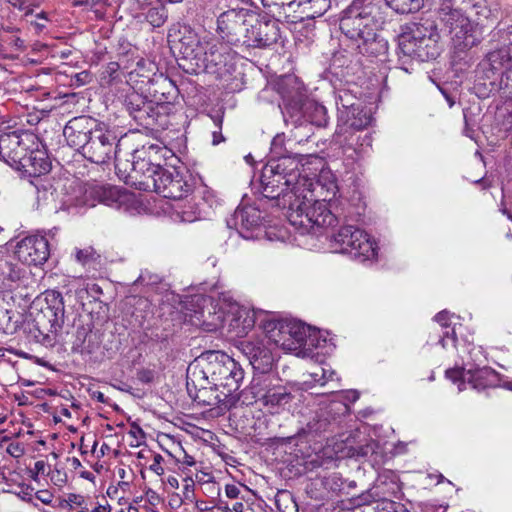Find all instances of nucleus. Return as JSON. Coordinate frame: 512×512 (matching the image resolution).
I'll return each instance as SVG.
<instances>
[{
  "mask_svg": "<svg viewBox=\"0 0 512 512\" xmlns=\"http://www.w3.org/2000/svg\"><path fill=\"white\" fill-rule=\"evenodd\" d=\"M260 184L264 198L275 202V205L287 209V219L301 234L319 236L327 227L337 222L336 216L330 212L325 202H316L307 207L308 198L300 194L301 186L313 188V178L302 175L299 162H263Z\"/></svg>",
  "mask_w": 512,
  "mask_h": 512,
  "instance_id": "obj_1",
  "label": "nucleus"
},
{
  "mask_svg": "<svg viewBox=\"0 0 512 512\" xmlns=\"http://www.w3.org/2000/svg\"><path fill=\"white\" fill-rule=\"evenodd\" d=\"M65 320V305L59 292L48 293L32 303L24 324L27 337L44 347H53Z\"/></svg>",
  "mask_w": 512,
  "mask_h": 512,
  "instance_id": "obj_2",
  "label": "nucleus"
},
{
  "mask_svg": "<svg viewBox=\"0 0 512 512\" xmlns=\"http://www.w3.org/2000/svg\"><path fill=\"white\" fill-rule=\"evenodd\" d=\"M193 365V379L200 382L207 377L223 394H232L240 400L239 388L244 380V370L232 357L220 351H208Z\"/></svg>",
  "mask_w": 512,
  "mask_h": 512,
  "instance_id": "obj_3",
  "label": "nucleus"
},
{
  "mask_svg": "<svg viewBox=\"0 0 512 512\" xmlns=\"http://www.w3.org/2000/svg\"><path fill=\"white\" fill-rule=\"evenodd\" d=\"M385 21L382 0H353L340 18L341 32L352 41H359L368 29H378Z\"/></svg>",
  "mask_w": 512,
  "mask_h": 512,
  "instance_id": "obj_4",
  "label": "nucleus"
},
{
  "mask_svg": "<svg viewBox=\"0 0 512 512\" xmlns=\"http://www.w3.org/2000/svg\"><path fill=\"white\" fill-rule=\"evenodd\" d=\"M415 28L410 34L401 35L399 50L404 56H408L419 62L436 59L440 54V35L436 24L426 20L414 24Z\"/></svg>",
  "mask_w": 512,
  "mask_h": 512,
  "instance_id": "obj_5",
  "label": "nucleus"
},
{
  "mask_svg": "<svg viewBox=\"0 0 512 512\" xmlns=\"http://www.w3.org/2000/svg\"><path fill=\"white\" fill-rule=\"evenodd\" d=\"M436 15L458 50H468L481 43V29L477 23L471 21L461 7L436 9Z\"/></svg>",
  "mask_w": 512,
  "mask_h": 512,
  "instance_id": "obj_6",
  "label": "nucleus"
},
{
  "mask_svg": "<svg viewBox=\"0 0 512 512\" xmlns=\"http://www.w3.org/2000/svg\"><path fill=\"white\" fill-rule=\"evenodd\" d=\"M269 341L288 352H295L305 346H313L308 335L309 327L295 320H276L268 318L261 322Z\"/></svg>",
  "mask_w": 512,
  "mask_h": 512,
  "instance_id": "obj_7",
  "label": "nucleus"
},
{
  "mask_svg": "<svg viewBox=\"0 0 512 512\" xmlns=\"http://www.w3.org/2000/svg\"><path fill=\"white\" fill-rule=\"evenodd\" d=\"M495 35L502 42V46L488 52L482 61L487 78L500 74V88L512 98V25L499 28Z\"/></svg>",
  "mask_w": 512,
  "mask_h": 512,
  "instance_id": "obj_8",
  "label": "nucleus"
},
{
  "mask_svg": "<svg viewBox=\"0 0 512 512\" xmlns=\"http://www.w3.org/2000/svg\"><path fill=\"white\" fill-rule=\"evenodd\" d=\"M332 247L340 253L350 254L360 262L377 257V245L363 230L346 225L341 227L331 239Z\"/></svg>",
  "mask_w": 512,
  "mask_h": 512,
  "instance_id": "obj_9",
  "label": "nucleus"
},
{
  "mask_svg": "<svg viewBox=\"0 0 512 512\" xmlns=\"http://www.w3.org/2000/svg\"><path fill=\"white\" fill-rule=\"evenodd\" d=\"M187 390L189 395L204 406H211L225 412L235 407L238 403V397L232 394H223L212 385L207 377H203L200 382L193 380V365L187 369Z\"/></svg>",
  "mask_w": 512,
  "mask_h": 512,
  "instance_id": "obj_10",
  "label": "nucleus"
},
{
  "mask_svg": "<svg viewBox=\"0 0 512 512\" xmlns=\"http://www.w3.org/2000/svg\"><path fill=\"white\" fill-rule=\"evenodd\" d=\"M253 20H256V14L249 9H230L219 15L217 32L228 44L244 45Z\"/></svg>",
  "mask_w": 512,
  "mask_h": 512,
  "instance_id": "obj_11",
  "label": "nucleus"
},
{
  "mask_svg": "<svg viewBox=\"0 0 512 512\" xmlns=\"http://www.w3.org/2000/svg\"><path fill=\"white\" fill-rule=\"evenodd\" d=\"M306 164H311V162H306L305 164L300 163V172L302 175H306L307 177L314 179L313 188L308 189L307 186H301L300 194L306 195L308 198L306 206L311 207L316 202H325L327 209L331 212L330 208L328 207V203H330L333 198H335L338 192L335 175L331 169L326 166H322L318 174H306Z\"/></svg>",
  "mask_w": 512,
  "mask_h": 512,
  "instance_id": "obj_12",
  "label": "nucleus"
},
{
  "mask_svg": "<svg viewBox=\"0 0 512 512\" xmlns=\"http://www.w3.org/2000/svg\"><path fill=\"white\" fill-rule=\"evenodd\" d=\"M157 165V172L153 181L155 186L150 191H154L164 198L181 199L190 189L188 182L184 178L183 167L170 165L167 168Z\"/></svg>",
  "mask_w": 512,
  "mask_h": 512,
  "instance_id": "obj_13",
  "label": "nucleus"
},
{
  "mask_svg": "<svg viewBox=\"0 0 512 512\" xmlns=\"http://www.w3.org/2000/svg\"><path fill=\"white\" fill-rule=\"evenodd\" d=\"M446 377L453 383H458V390L466 389L469 384L472 389L482 391L486 388L499 385V374L491 367H477L474 369L452 368L446 371Z\"/></svg>",
  "mask_w": 512,
  "mask_h": 512,
  "instance_id": "obj_14",
  "label": "nucleus"
},
{
  "mask_svg": "<svg viewBox=\"0 0 512 512\" xmlns=\"http://www.w3.org/2000/svg\"><path fill=\"white\" fill-rule=\"evenodd\" d=\"M276 18L256 15V20L250 24L244 45L253 48H268L280 39V27Z\"/></svg>",
  "mask_w": 512,
  "mask_h": 512,
  "instance_id": "obj_15",
  "label": "nucleus"
},
{
  "mask_svg": "<svg viewBox=\"0 0 512 512\" xmlns=\"http://www.w3.org/2000/svg\"><path fill=\"white\" fill-rule=\"evenodd\" d=\"M272 343L265 336L263 338H254L242 341L239 349L249 360L254 372L268 374L274 364V356L268 345Z\"/></svg>",
  "mask_w": 512,
  "mask_h": 512,
  "instance_id": "obj_16",
  "label": "nucleus"
},
{
  "mask_svg": "<svg viewBox=\"0 0 512 512\" xmlns=\"http://www.w3.org/2000/svg\"><path fill=\"white\" fill-rule=\"evenodd\" d=\"M232 221L239 234L245 239H259L266 235L264 217L252 205L237 208Z\"/></svg>",
  "mask_w": 512,
  "mask_h": 512,
  "instance_id": "obj_17",
  "label": "nucleus"
},
{
  "mask_svg": "<svg viewBox=\"0 0 512 512\" xmlns=\"http://www.w3.org/2000/svg\"><path fill=\"white\" fill-rule=\"evenodd\" d=\"M15 254L24 264L42 265L50 255L48 240L42 235L27 236L17 244Z\"/></svg>",
  "mask_w": 512,
  "mask_h": 512,
  "instance_id": "obj_18",
  "label": "nucleus"
},
{
  "mask_svg": "<svg viewBox=\"0 0 512 512\" xmlns=\"http://www.w3.org/2000/svg\"><path fill=\"white\" fill-rule=\"evenodd\" d=\"M92 120L89 117L81 116L71 119L63 129V135L70 147L79 150L85 149L90 141Z\"/></svg>",
  "mask_w": 512,
  "mask_h": 512,
  "instance_id": "obj_19",
  "label": "nucleus"
},
{
  "mask_svg": "<svg viewBox=\"0 0 512 512\" xmlns=\"http://www.w3.org/2000/svg\"><path fill=\"white\" fill-rule=\"evenodd\" d=\"M372 121L370 113L361 106L352 109L341 110L338 116L337 133L345 134L350 130L358 131L367 128Z\"/></svg>",
  "mask_w": 512,
  "mask_h": 512,
  "instance_id": "obj_20",
  "label": "nucleus"
},
{
  "mask_svg": "<svg viewBox=\"0 0 512 512\" xmlns=\"http://www.w3.org/2000/svg\"><path fill=\"white\" fill-rule=\"evenodd\" d=\"M101 340L96 332L81 326L77 328L72 350L82 355H94L100 349Z\"/></svg>",
  "mask_w": 512,
  "mask_h": 512,
  "instance_id": "obj_21",
  "label": "nucleus"
},
{
  "mask_svg": "<svg viewBox=\"0 0 512 512\" xmlns=\"http://www.w3.org/2000/svg\"><path fill=\"white\" fill-rule=\"evenodd\" d=\"M377 29H368L364 37L356 41V47L360 54L377 57L386 54L388 50L387 41L376 33Z\"/></svg>",
  "mask_w": 512,
  "mask_h": 512,
  "instance_id": "obj_22",
  "label": "nucleus"
},
{
  "mask_svg": "<svg viewBox=\"0 0 512 512\" xmlns=\"http://www.w3.org/2000/svg\"><path fill=\"white\" fill-rule=\"evenodd\" d=\"M157 172V165L153 162H148L146 165L137 164L133 169L132 175L128 177V185L143 191H150L151 187L155 186L153 177Z\"/></svg>",
  "mask_w": 512,
  "mask_h": 512,
  "instance_id": "obj_23",
  "label": "nucleus"
},
{
  "mask_svg": "<svg viewBox=\"0 0 512 512\" xmlns=\"http://www.w3.org/2000/svg\"><path fill=\"white\" fill-rule=\"evenodd\" d=\"M299 0H262V4L269 13L280 21L298 23V17L292 15L296 12Z\"/></svg>",
  "mask_w": 512,
  "mask_h": 512,
  "instance_id": "obj_24",
  "label": "nucleus"
},
{
  "mask_svg": "<svg viewBox=\"0 0 512 512\" xmlns=\"http://www.w3.org/2000/svg\"><path fill=\"white\" fill-rule=\"evenodd\" d=\"M270 379L267 374L254 373L249 386L240 393L245 396L243 403L251 404L254 401L262 400L267 391L270 389Z\"/></svg>",
  "mask_w": 512,
  "mask_h": 512,
  "instance_id": "obj_25",
  "label": "nucleus"
},
{
  "mask_svg": "<svg viewBox=\"0 0 512 512\" xmlns=\"http://www.w3.org/2000/svg\"><path fill=\"white\" fill-rule=\"evenodd\" d=\"M9 166L22 179L31 181L32 178L49 173L52 169V162H7Z\"/></svg>",
  "mask_w": 512,
  "mask_h": 512,
  "instance_id": "obj_26",
  "label": "nucleus"
},
{
  "mask_svg": "<svg viewBox=\"0 0 512 512\" xmlns=\"http://www.w3.org/2000/svg\"><path fill=\"white\" fill-rule=\"evenodd\" d=\"M230 311L234 315L230 327L237 329V336L246 334L255 325L254 313L251 314L246 308L233 303L230 305Z\"/></svg>",
  "mask_w": 512,
  "mask_h": 512,
  "instance_id": "obj_27",
  "label": "nucleus"
},
{
  "mask_svg": "<svg viewBox=\"0 0 512 512\" xmlns=\"http://www.w3.org/2000/svg\"><path fill=\"white\" fill-rule=\"evenodd\" d=\"M160 117L158 106H155L152 101L147 100L133 119L140 126L153 128L155 125L162 126V123L159 121Z\"/></svg>",
  "mask_w": 512,
  "mask_h": 512,
  "instance_id": "obj_28",
  "label": "nucleus"
},
{
  "mask_svg": "<svg viewBox=\"0 0 512 512\" xmlns=\"http://www.w3.org/2000/svg\"><path fill=\"white\" fill-rule=\"evenodd\" d=\"M176 48L184 59L196 60L200 58L202 53L199 40L191 32L178 40Z\"/></svg>",
  "mask_w": 512,
  "mask_h": 512,
  "instance_id": "obj_29",
  "label": "nucleus"
},
{
  "mask_svg": "<svg viewBox=\"0 0 512 512\" xmlns=\"http://www.w3.org/2000/svg\"><path fill=\"white\" fill-rule=\"evenodd\" d=\"M304 117L317 127H325L328 124L327 110L325 106L309 101L304 105Z\"/></svg>",
  "mask_w": 512,
  "mask_h": 512,
  "instance_id": "obj_30",
  "label": "nucleus"
},
{
  "mask_svg": "<svg viewBox=\"0 0 512 512\" xmlns=\"http://www.w3.org/2000/svg\"><path fill=\"white\" fill-rule=\"evenodd\" d=\"M292 395L284 387L270 388L261 400L266 407H279L289 403Z\"/></svg>",
  "mask_w": 512,
  "mask_h": 512,
  "instance_id": "obj_31",
  "label": "nucleus"
},
{
  "mask_svg": "<svg viewBox=\"0 0 512 512\" xmlns=\"http://www.w3.org/2000/svg\"><path fill=\"white\" fill-rule=\"evenodd\" d=\"M435 321L439 324V326L444 330L442 335L439 336L438 343L446 348L448 345V340L454 345L456 342L455 331L454 328L450 327V315L449 312L443 310L436 314Z\"/></svg>",
  "mask_w": 512,
  "mask_h": 512,
  "instance_id": "obj_32",
  "label": "nucleus"
},
{
  "mask_svg": "<svg viewBox=\"0 0 512 512\" xmlns=\"http://www.w3.org/2000/svg\"><path fill=\"white\" fill-rule=\"evenodd\" d=\"M330 4V0H299L297 7H302L307 17L314 19L322 16L330 8Z\"/></svg>",
  "mask_w": 512,
  "mask_h": 512,
  "instance_id": "obj_33",
  "label": "nucleus"
},
{
  "mask_svg": "<svg viewBox=\"0 0 512 512\" xmlns=\"http://www.w3.org/2000/svg\"><path fill=\"white\" fill-rule=\"evenodd\" d=\"M74 256L76 262L87 268H95V266L100 263L101 258L100 253H98L92 246L75 248Z\"/></svg>",
  "mask_w": 512,
  "mask_h": 512,
  "instance_id": "obj_34",
  "label": "nucleus"
},
{
  "mask_svg": "<svg viewBox=\"0 0 512 512\" xmlns=\"http://www.w3.org/2000/svg\"><path fill=\"white\" fill-rule=\"evenodd\" d=\"M329 425V413L325 409H320L316 412L312 420L307 423L304 430L308 434L318 435L327 431Z\"/></svg>",
  "mask_w": 512,
  "mask_h": 512,
  "instance_id": "obj_35",
  "label": "nucleus"
},
{
  "mask_svg": "<svg viewBox=\"0 0 512 512\" xmlns=\"http://www.w3.org/2000/svg\"><path fill=\"white\" fill-rule=\"evenodd\" d=\"M423 1L424 0H385L387 6L399 14L418 12L423 6Z\"/></svg>",
  "mask_w": 512,
  "mask_h": 512,
  "instance_id": "obj_36",
  "label": "nucleus"
},
{
  "mask_svg": "<svg viewBox=\"0 0 512 512\" xmlns=\"http://www.w3.org/2000/svg\"><path fill=\"white\" fill-rule=\"evenodd\" d=\"M202 319L198 318L201 321L202 326L207 331H214L223 326L225 322L224 312L219 309L218 312H212L211 309H208V317L205 315V311L201 312Z\"/></svg>",
  "mask_w": 512,
  "mask_h": 512,
  "instance_id": "obj_37",
  "label": "nucleus"
},
{
  "mask_svg": "<svg viewBox=\"0 0 512 512\" xmlns=\"http://www.w3.org/2000/svg\"><path fill=\"white\" fill-rule=\"evenodd\" d=\"M295 158L291 151H289L284 145V138L277 135L273 138L270 148V156L268 160H285Z\"/></svg>",
  "mask_w": 512,
  "mask_h": 512,
  "instance_id": "obj_38",
  "label": "nucleus"
},
{
  "mask_svg": "<svg viewBox=\"0 0 512 512\" xmlns=\"http://www.w3.org/2000/svg\"><path fill=\"white\" fill-rule=\"evenodd\" d=\"M147 99L142 95L132 92L128 94L124 99V106L129 115L134 118L135 115L140 111L142 105L146 103Z\"/></svg>",
  "mask_w": 512,
  "mask_h": 512,
  "instance_id": "obj_39",
  "label": "nucleus"
},
{
  "mask_svg": "<svg viewBox=\"0 0 512 512\" xmlns=\"http://www.w3.org/2000/svg\"><path fill=\"white\" fill-rule=\"evenodd\" d=\"M100 201L104 202L106 205L112 206L114 203H117L120 198H126V194H121L120 191L115 187H99L96 190Z\"/></svg>",
  "mask_w": 512,
  "mask_h": 512,
  "instance_id": "obj_40",
  "label": "nucleus"
},
{
  "mask_svg": "<svg viewBox=\"0 0 512 512\" xmlns=\"http://www.w3.org/2000/svg\"><path fill=\"white\" fill-rule=\"evenodd\" d=\"M114 169L119 180L123 181L128 185V180L130 179L128 176L133 173L134 167L137 164L146 165L148 162H113Z\"/></svg>",
  "mask_w": 512,
  "mask_h": 512,
  "instance_id": "obj_41",
  "label": "nucleus"
},
{
  "mask_svg": "<svg viewBox=\"0 0 512 512\" xmlns=\"http://www.w3.org/2000/svg\"><path fill=\"white\" fill-rule=\"evenodd\" d=\"M146 20L153 27H161L167 20V11L163 5L150 8L146 13Z\"/></svg>",
  "mask_w": 512,
  "mask_h": 512,
  "instance_id": "obj_42",
  "label": "nucleus"
},
{
  "mask_svg": "<svg viewBox=\"0 0 512 512\" xmlns=\"http://www.w3.org/2000/svg\"><path fill=\"white\" fill-rule=\"evenodd\" d=\"M374 512H410L404 504L388 499L376 502Z\"/></svg>",
  "mask_w": 512,
  "mask_h": 512,
  "instance_id": "obj_43",
  "label": "nucleus"
},
{
  "mask_svg": "<svg viewBox=\"0 0 512 512\" xmlns=\"http://www.w3.org/2000/svg\"><path fill=\"white\" fill-rule=\"evenodd\" d=\"M336 103L339 114H341V110H348L352 109V107L360 106V104L355 103L353 96L346 90L339 92Z\"/></svg>",
  "mask_w": 512,
  "mask_h": 512,
  "instance_id": "obj_44",
  "label": "nucleus"
},
{
  "mask_svg": "<svg viewBox=\"0 0 512 512\" xmlns=\"http://www.w3.org/2000/svg\"><path fill=\"white\" fill-rule=\"evenodd\" d=\"M160 282H161V277L158 274L145 269V270L141 271L140 275L135 280L134 284L135 285H146V286L151 285L152 286V285H157Z\"/></svg>",
  "mask_w": 512,
  "mask_h": 512,
  "instance_id": "obj_45",
  "label": "nucleus"
},
{
  "mask_svg": "<svg viewBox=\"0 0 512 512\" xmlns=\"http://www.w3.org/2000/svg\"><path fill=\"white\" fill-rule=\"evenodd\" d=\"M86 505V501H85V498L84 496L82 495H79V494H74V493H70L67 495V498L64 499L62 501V503L60 504V506L62 508H65V507H70L71 509H74V508H84V506Z\"/></svg>",
  "mask_w": 512,
  "mask_h": 512,
  "instance_id": "obj_46",
  "label": "nucleus"
},
{
  "mask_svg": "<svg viewBox=\"0 0 512 512\" xmlns=\"http://www.w3.org/2000/svg\"><path fill=\"white\" fill-rule=\"evenodd\" d=\"M378 448V443L373 440L368 441L365 445H361L356 449V455L359 457H369L372 456L376 449Z\"/></svg>",
  "mask_w": 512,
  "mask_h": 512,
  "instance_id": "obj_47",
  "label": "nucleus"
},
{
  "mask_svg": "<svg viewBox=\"0 0 512 512\" xmlns=\"http://www.w3.org/2000/svg\"><path fill=\"white\" fill-rule=\"evenodd\" d=\"M11 321V311H9L3 304L0 303V330L6 331L9 329Z\"/></svg>",
  "mask_w": 512,
  "mask_h": 512,
  "instance_id": "obj_48",
  "label": "nucleus"
},
{
  "mask_svg": "<svg viewBox=\"0 0 512 512\" xmlns=\"http://www.w3.org/2000/svg\"><path fill=\"white\" fill-rule=\"evenodd\" d=\"M48 468V465L43 460H38L35 462L34 467L30 469V477L37 481L38 477L40 475H44L46 473V470Z\"/></svg>",
  "mask_w": 512,
  "mask_h": 512,
  "instance_id": "obj_49",
  "label": "nucleus"
},
{
  "mask_svg": "<svg viewBox=\"0 0 512 512\" xmlns=\"http://www.w3.org/2000/svg\"><path fill=\"white\" fill-rule=\"evenodd\" d=\"M335 372H330L329 376H326V369L321 367L319 371L313 372L311 376L313 380L320 385H324L327 381L332 380Z\"/></svg>",
  "mask_w": 512,
  "mask_h": 512,
  "instance_id": "obj_50",
  "label": "nucleus"
},
{
  "mask_svg": "<svg viewBox=\"0 0 512 512\" xmlns=\"http://www.w3.org/2000/svg\"><path fill=\"white\" fill-rule=\"evenodd\" d=\"M163 457L160 454L153 455V463L149 466V469L161 476L164 474V468L162 466Z\"/></svg>",
  "mask_w": 512,
  "mask_h": 512,
  "instance_id": "obj_51",
  "label": "nucleus"
},
{
  "mask_svg": "<svg viewBox=\"0 0 512 512\" xmlns=\"http://www.w3.org/2000/svg\"><path fill=\"white\" fill-rule=\"evenodd\" d=\"M6 452L14 458H19L24 454V448L20 443L13 442L7 446Z\"/></svg>",
  "mask_w": 512,
  "mask_h": 512,
  "instance_id": "obj_52",
  "label": "nucleus"
},
{
  "mask_svg": "<svg viewBox=\"0 0 512 512\" xmlns=\"http://www.w3.org/2000/svg\"><path fill=\"white\" fill-rule=\"evenodd\" d=\"M36 499L41 501L44 504H51L54 496L49 490H39L36 492Z\"/></svg>",
  "mask_w": 512,
  "mask_h": 512,
  "instance_id": "obj_53",
  "label": "nucleus"
},
{
  "mask_svg": "<svg viewBox=\"0 0 512 512\" xmlns=\"http://www.w3.org/2000/svg\"><path fill=\"white\" fill-rule=\"evenodd\" d=\"M464 0H439L437 9H446L452 7H460Z\"/></svg>",
  "mask_w": 512,
  "mask_h": 512,
  "instance_id": "obj_54",
  "label": "nucleus"
},
{
  "mask_svg": "<svg viewBox=\"0 0 512 512\" xmlns=\"http://www.w3.org/2000/svg\"><path fill=\"white\" fill-rule=\"evenodd\" d=\"M154 374L151 370L143 369L138 372V379L142 383H150L153 381Z\"/></svg>",
  "mask_w": 512,
  "mask_h": 512,
  "instance_id": "obj_55",
  "label": "nucleus"
},
{
  "mask_svg": "<svg viewBox=\"0 0 512 512\" xmlns=\"http://www.w3.org/2000/svg\"><path fill=\"white\" fill-rule=\"evenodd\" d=\"M225 493L228 498L236 499L240 494V489L234 484H227L225 486Z\"/></svg>",
  "mask_w": 512,
  "mask_h": 512,
  "instance_id": "obj_56",
  "label": "nucleus"
},
{
  "mask_svg": "<svg viewBox=\"0 0 512 512\" xmlns=\"http://www.w3.org/2000/svg\"><path fill=\"white\" fill-rule=\"evenodd\" d=\"M12 46L21 51H24L26 49L25 42L20 37H15L12 40Z\"/></svg>",
  "mask_w": 512,
  "mask_h": 512,
  "instance_id": "obj_57",
  "label": "nucleus"
},
{
  "mask_svg": "<svg viewBox=\"0 0 512 512\" xmlns=\"http://www.w3.org/2000/svg\"><path fill=\"white\" fill-rule=\"evenodd\" d=\"M6 3L10 4L14 8H17L18 10H24L25 9V0H4Z\"/></svg>",
  "mask_w": 512,
  "mask_h": 512,
  "instance_id": "obj_58",
  "label": "nucleus"
},
{
  "mask_svg": "<svg viewBox=\"0 0 512 512\" xmlns=\"http://www.w3.org/2000/svg\"><path fill=\"white\" fill-rule=\"evenodd\" d=\"M300 25H303V28L305 29L306 31V34H305V37L306 38H311L314 36V25L312 23H308L307 25H304L303 24V21L301 20Z\"/></svg>",
  "mask_w": 512,
  "mask_h": 512,
  "instance_id": "obj_59",
  "label": "nucleus"
},
{
  "mask_svg": "<svg viewBox=\"0 0 512 512\" xmlns=\"http://www.w3.org/2000/svg\"><path fill=\"white\" fill-rule=\"evenodd\" d=\"M243 509H244V504L242 502L234 503L232 506V509L225 507V510L229 511V512H243Z\"/></svg>",
  "mask_w": 512,
  "mask_h": 512,
  "instance_id": "obj_60",
  "label": "nucleus"
},
{
  "mask_svg": "<svg viewBox=\"0 0 512 512\" xmlns=\"http://www.w3.org/2000/svg\"><path fill=\"white\" fill-rule=\"evenodd\" d=\"M166 482L171 488L177 489L179 487V481L175 476H168Z\"/></svg>",
  "mask_w": 512,
  "mask_h": 512,
  "instance_id": "obj_61",
  "label": "nucleus"
},
{
  "mask_svg": "<svg viewBox=\"0 0 512 512\" xmlns=\"http://www.w3.org/2000/svg\"><path fill=\"white\" fill-rule=\"evenodd\" d=\"M90 512H110L109 504H99L95 508H93Z\"/></svg>",
  "mask_w": 512,
  "mask_h": 512,
  "instance_id": "obj_62",
  "label": "nucleus"
},
{
  "mask_svg": "<svg viewBox=\"0 0 512 512\" xmlns=\"http://www.w3.org/2000/svg\"><path fill=\"white\" fill-rule=\"evenodd\" d=\"M223 140H224V138H223L221 132H216V131L213 132V144L214 145L219 144Z\"/></svg>",
  "mask_w": 512,
  "mask_h": 512,
  "instance_id": "obj_63",
  "label": "nucleus"
},
{
  "mask_svg": "<svg viewBox=\"0 0 512 512\" xmlns=\"http://www.w3.org/2000/svg\"><path fill=\"white\" fill-rule=\"evenodd\" d=\"M119 512H139V509L136 506L129 505L128 507L121 508Z\"/></svg>",
  "mask_w": 512,
  "mask_h": 512,
  "instance_id": "obj_64",
  "label": "nucleus"
}]
</instances>
